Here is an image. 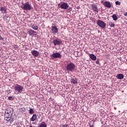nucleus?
Listing matches in <instances>:
<instances>
[{"label": "nucleus", "instance_id": "obj_1", "mask_svg": "<svg viewBox=\"0 0 127 127\" xmlns=\"http://www.w3.org/2000/svg\"><path fill=\"white\" fill-rule=\"evenodd\" d=\"M13 88L14 93L15 95L21 93L24 89L23 86L17 84L14 85Z\"/></svg>", "mask_w": 127, "mask_h": 127}, {"label": "nucleus", "instance_id": "obj_2", "mask_svg": "<svg viewBox=\"0 0 127 127\" xmlns=\"http://www.w3.org/2000/svg\"><path fill=\"white\" fill-rule=\"evenodd\" d=\"M66 69L67 71H70L72 72L75 69V65L72 63L68 64L66 65Z\"/></svg>", "mask_w": 127, "mask_h": 127}, {"label": "nucleus", "instance_id": "obj_3", "mask_svg": "<svg viewBox=\"0 0 127 127\" xmlns=\"http://www.w3.org/2000/svg\"><path fill=\"white\" fill-rule=\"evenodd\" d=\"M22 8H23V10H31L32 6H31V4H29V2H27L23 4V6Z\"/></svg>", "mask_w": 127, "mask_h": 127}, {"label": "nucleus", "instance_id": "obj_4", "mask_svg": "<svg viewBox=\"0 0 127 127\" xmlns=\"http://www.w3.org/2000/svg\"><path fill=\"white\" fill-rule=\"evenodd\" d=\"M53 42L55 46H60V45L62 44V40L58 38H56V39L53 40Z\"/></svg>", "mask_w": 127, "mask_h": 127}, {"label": "nucleus", "instance_id": "obj_5", "mask_svg": "<svg viewBox=\"0 0 127 127\" xmlns=\"http://www.w3.org/2000/svg\"><path fill=\"white\" fill-rule=\"evenodd\" d=\"M62 56L59 53H55L51 55V58L53 60L54 59H58V58H62Z\"/></svg>", "mask_w": 127, "mask_h": 127}, {"label": "nucleus", "instance_id": "obj_6", "mask_svg": "<svg viewBox=\"0 0 127 127\" xmlns=\"http://www.w3.org/2000/svg\"><path fill=\"white\" fill-rule=\"evenodd\" d=\"M58 6H60L62 9H67V8L69 7V5H68L67 2H63L61 4H58Z\"/></svg>", "mask_w": 127, "mask_h": 127}, {"label": "nucleus", "instance_id": "obj_7", "mask_svg": "<svg viewBox=\"0 0 127 127\" xmlns=\"http://www.w3.org/2000/svg\"><path fill=\"white\" fill-rule=\"evenodd\" d=\"M97 24L99 27H101V28H105L107 24H106V23L102 20H99L97 21Z\"/></svg>", "mask_w": 127, "mask_h": 127}, {"label": "nucleus", "instance_id": "obj_8", "mask_svg": "<svg viewBox=\"0 0 127 127\" xmlns=\"http://www.w3.org/2000/svg\"><path fill=\"white\" fill-rule=\"evenodd\" d=\"M5 114L12 115V114H13V109L11 108H7L5 111Z\"/></svg>", "mask_w": 127, "mask_h": 127}, {"label": "nucleus", "instance_id": "obj_9", "mask_svg": "<svg viewBox=\"0 0 127 127\" xmlns=\"http://www.w3.org/2000/svg\"><path fill=\"white\" fill-rule=\"evenodd\" d=\"M91 7L93 9V12H96L98 13L99 12V9H98V6L95 4H92Z\"/></svg>", "mask_w": 127, "mask_h": 127}, {"label": "nucleus", "instance_id": "obj_10", "mask_svg": "<svg viewBox=\"0 0 127 127\" xmlns=\"http://www.w3.org/2000/svg\"><path fill=\"white\" fill-rule=\"evenodd\" d=\"M52 31L53 34H56V33H58V28L55 26H53L52 27Z\"/></svg>", "mask_w": 127, "mask_h": 127}, {"label": "nucleus", "instance_id": "obj_11", "mask_svg": "<svg viewBox=\"0 0 127 127\" xmlns=\"http://www.w3.org/2000/svg\"><path fill=\"white\" fill-rule=\"evenodd\" d=\"M12 115H10L9 114H7L6 113L4 114V120L7 121V122H8L9 121H10V119H11V116Z\"/></svg>", "mask_w": 127, "mask_h": 127}, {"label": "nucleus", "instance_id": "obj_12", "mask_svg": "<svg viewBox=\"0 0 127 127\" xmlns=\"http://www.w3.org/2000/svg\"><path fill=\"white\" fill-rule=\"evenodd\" d=\"M71 83L74 84V85H78V80L75 77H71Z\"/></svg>", "mask_w": 127, "mask_h": 127}, {"label": "nucleus", "instance_id": "obj_13", "mask_svg": "<svg viewBox=\"0 0 127 127\" xmlns=\"http://www.w3.org/2000/svg\"><path fill=\"white\" fill-rule=\"evenodd\" d=\"M104 5L105 6H106V7H108V8H111V7H112V5L111 4V3L108 1H106L104 3Z\"/></svg>", "mask_w": 127, "mask_h": 127}, {"label": "nucleus", "instance_id": "obj_14", "mask_svg": "<svg viewBox=\"0 0 127 127\" xmlns=\"http://www.w3.org/2000/svg\"><path fill=\"white\" fill-rule=\"evenodd\" d=\"M31 53L33 56H35V57H37L38 55H39V52H37V51H32Z\"/></svg>", "mask_w": 127, "mask_h": 127}, {"label": "nucleus", "instance_id": "obj_15", "mask_svg": "<svg viewBox=\"0 0 127 127\" xmlns=\"http://www.w3.org/2000/svg\"><path fill=\"white\" fill-rule=\"evenodd\" d=\"M28 34H29L30 36H32V35H33L34 33H36V32H35L34 30H32V29H30L29 30L28 32H27Z\"/></svg>", "mask_w": 127, "mask_h": 127}, {"label": "nucleus", "instance_id": "obj_16", "mask_svg": "<svg viewBox=\"0 0 127 127\" xmlns=\"http://www.w3.org/2000/svg\"><path fill=\"white\" fill-rule=\"evenodd\" d=\"M89 57L92 60H93V61H96V60L97 59V57L93 54H91L89 55Z\"/></svg>", "mask_w": 127, "mask_h": 127}, {"label": "nucleus", "instance_id": "obj_17", "mask_svg": "<svg viewBox=\"0 0 127 127\" xmlns=\"http://www.w3.org/2000/svg\"><path fill=\"white\" fill-rule=\"evenodd\" d=\"M31 27L32 28V29H34V30H38V26L37 25L34 24L31 25Z\"/></svg>", "mask_w": 127, "mask_h": 127}, {"label": "nucleus", "instance_id": "obj_18", "mask_svg": "<svg viewBox=\"0 0 127 127\" xmlns=\"http://www.w3.org/2000/svg\"><path fill=\"white\" fill-rule=\"evenodd\" d=\"M37 119V115L36 114H33L32 118L30 119L31 122H34Z\"/></svg>", "mask_w": 127, "mask_h": 127}, {"label": "nucleus", "instance_id": "obj_19", "mask_svg": "<svg viewBox=\"0 0 127 127\" xmlns=\"http://www.w3.org/2000/svg\"><path fill=\"white\" fill-rule=\"evenodd\" d=\"M124 77H125V76L123 74H119L117 75V79H124Z\"/></svg>", "mask_w": 127, "mask_h": 127}, {"label": "nucleus", "instance_id": "obj_20", "mask_svg": "<svg viewBox=\"0 0 127 127\" xmlns=\"http://www.w3.org/2000/svg\"><path fill=\"white\" fill-rule=\"evenodd\" d=\"M0 11L2 13H4L5 12H6V10H5V8L4 7H1L0 9Z\"/></svg>", "mask_w": 127, "mask_h": 127}, {"label": "nucleus", "instance_id": "obj_21", "mask_svg": "<svg viewBox=\"0 0 127 127\" xmlns=\"http://www.w3.org/2000/svg\"><path fill=\"white\" fill-rule=\"evenodd\" d=\"M39 127H47V125L45 123V122H43V124H41Z\"/></svg>", "mask_w": 127, "mask_h": 127}, {"label": "nucleus", "instance_id": "obj_22", "mask_svg": "<svg viewBox=\"0 0 127 127\" xmlns=\"http://www.w3.org/2000/svg\"><path fill=\"white\" fill-rule=\"evenodd\" d=\"M112 18H113V20H118V17L117 16V15L115 14L112 15Z\"/></svg>", "mask_w": 127, "mask_h": 127}, {"label": "nucleus", "instance_id": "obj_23", "mask_svg": "<svg viewBox=\"0 0 127 127\" xmlns=\"http://www.w3.org/2000/svg\"><path fill=\"white\" fill-rule=\"evenodd\" d=\"M109 24L111 27H115V23H114L113 22L109 21Z\"/></svg>", "mask_w": 127, "mask_h": 127}, {"label": "nucleus", "instance_id": "obj_24", "mask_svg": "<svg viewBox=\"0 0 127 127\" xmlns=\"http://www.w3.org/2000/svg\"><path fill=\"white\" fill-rule=\"evenodd\" d=\"M34 113V112H33V109H30V110L29 111V114H30V115H32V114H33Z\"/></svg>", "mask_w": 127, "mask_h": 127}, {"label": "nucleus", "instance_id": "obj_25", "mask_svg": "<svg viewBox=\"0 0 127 127\" xmlns=\"http://www.w3.org/2000/svg\"><path fill=\"white\" fill-rule=\"evenodd\" d=\"M116 5H121V2H119V1H117L115 2Z\"/></svg>", "mask_w": 127, "mask_h": 127}, {"label": "nucleus", "instance_id": "obj_26", "mask_svg": "<svg viewBox=\"0 0 127 127\" xmlns=\"http://www.w3.org/2000/svg\"><path fill=\"white\" fill-rule=\"evenodd\" d=\"M90 127H94V123L91 122L89 125Z\"/></svg>", "mask_w": 127, "mask_h": 127}, {"label": "nucleus", "instance_id": "obj_27", "mask_svg": "<svg viewBox=\"0 0 127 127\" xmlns=\"http://www.w3.org/2000/svg\"><path fill=\"white\" fill-rule=\"evenodd\" d=\"M71 10H72V8L70 7L68 9H67V12H70V11H71Z\"/></svg>", "mask_w": 127, "mask_h": 127}, {"label": "nucleus", "instance_id": "obj_28", "mask_svg": "<svg viewBox=\"0 0 127 127\" xmlns=\"http://www.w3.org/2000/svg\"><path fill=\"white\" fill-rule=\"evenodd\" d=\"M95 63L97 64H99L100 61H99V60H97V61H96Z\"/></svg>", "mask_w": 127, "mask_h": 127}, {"label": "nucleus", "instance_id": "obj_29", "mask_svg": "<svg viewBox=\"0 0 127 127\" xmlns=\"http://www.w3.org/2000/svg\"><path fill=\"white\" fill-rule=\"evenodd\" d=\"M62 127H68V125H67V124L63 125L62 126Z\"/></svg>", "mask_w": 127, "mask_h": 127}, {"label": "nucleus", "instance_id": "obj_30", "mask_svg": "<svg viewBox=\"0 0 127 127\" xmlns=\"http://www.w3.org/2000/svg\"><path fill=\"white\" fill-rule=\"evenodd\" d=\"M8 100H12V97L9 96V97H8Z\"/></svg>", "mask_w": 127, "mask_h": 127}, {"label": "nucleus", "instance_id": "obj_31", "mask_svg": "<svg viewBox=\"0 0 127 127\" xmlns=\"http://www.w3.org/2000/svg\"><path fill=\"white\" fill-rule=\"evenodd\" d=\"M0 40H3V38L0 35Z\"/></svg>", "mask_w": 127, "mask_h": 127}, {"label": "nucleus", "instance_id": "obj_32", "mask_svg": "<svg viewBox=\"0 0 127 127\" xmlns=\"http://www.w3.org/2000/svg\"><path fill=\"white\" fill-rule=\"evenodd\" d=\"M124 14L125 16H127V12L124 13Z\"/></svg>", "mask_w": 127, "mask_h": 127}, {"label": "nucleus", "instance_id": "obj_33", "mask_svg": "<svg viewBox=\"0 0 127 127\" xmlns=\"http://www.w3.org/2000/svg\"><path fill=\"white\" fill-rule=\"evenodd\" d=\"M9 93H11V90H9Z\"/></svg>", "mask_w": 127, "mask_h": 127}, {"label": "nucleus", "instance_id": "obj_34", "mask_svg": "<svg viewBox=\"0 0 127 127\" xmlns=\"http://www.w3.org/2000/svg\"><path fill=\"white\" fill-rule=\"evenodd\" d=\"M32 124H33L34 125H35V122H34V123H33Z\"/></svg>", "mask_w": 127, "mask_h": 127}, {"label": "nucleus", "instance_id": "obj_35", "mask_svg": "<svg viewBox=\"0 0 127 127\" xmlns=\"http://www.w3.org/2000/svg\"><path fill=\"white\" fill-rule=\"evenodd\" d=\"M14 48H15V47H14Z\"/></svg>", "mask_w": 127, "mask_h": 127}, {"label": "nucleus", "instance_id": "obj_36", "mask_svg": "<svg viewBox=\"0 0 127 127\" xmlns=\"http://www.w3.org/2000/svg\"><path fill=\"white\" fill-rule=\"evenodd\" d=\"M41 121H42V120H41L40 121V122H41Z\"/></svg>", "mask_w": 127, "mask_h": 127}]
</instances>
